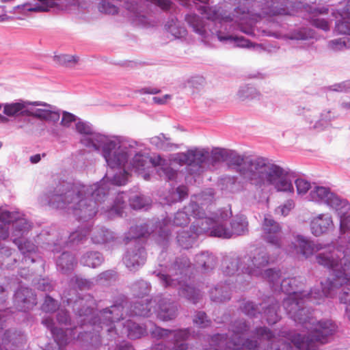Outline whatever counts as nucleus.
<instances>
[{
	"mask_svg": "<svg viewBox=\"0 0 350 350\" xmlns=\"http://www.w3.org/2000/svg\"><path fill=\"white\" fill-rule=\"evenodd\" d=\"M120 144L126 146L124 150L126 157L122 163L114 167L109 166V170L100 184L87 186L62 183L46 197V204L53 208L72 210L77 219L88 221L96 215L99 206L105 202L109 190L107 181L113 185H123L128 180L129 170L140 172L150 163L156 166L157 158L152 160L148 156L138 153L129 163V157L135 152L131 145L121 141Z\"/></svg>",
	"mask_w": 350,
	"mask_h": 350,
	"instance_id": "obj_1",
	"label": "nucleus"
},
{
	"mask_svg": "<svg viewBox=\"0 0 350 350\" xmlns=\"http://www.w3.org/2000/svg\"><path fill=\"white\" fill-rule=\"evenodd\" d=\"M302 284L299 278H287L282 280L279 288L288 295L284 299L283 306L290 318L310 332L308 335L293 334L290 336V340L299 350H318L320 346L332 341L337 325L330 319L317 321L305 304L309 301L321 299L330 292L327 290L328 284L326 281L321 282V291L314 288L310 293L300 290L299 285Z\"/></svg>",
	"mask_w": 350,
	"mask_h": 350,
	"instance_id": "obj_2",
	"label": "nucleus"
},
{
	"mask_svg": "<svg viewBox=\"0 0 350 350\" xmlns=\"http://www.w3.org/2000/svg\"><path fill=\"white\" fill-rule=\"evenodd\" d=\"M228 159L239 167L244 180L257 188L271 185L277 191L291 193L294 191L288 171L267 159L258 157L245 160L242 156L229 150Z\"/></svg>",
	"mask_w": 350,
	"mask_h": 350,
	"instance_id": "obj_3",
	"label": "nucleus"
},
{
	"mask_svg": "<svg viewBox=\"0 0 350 350\" xmlns=\"http://www.w3.org/2000/svg\"><path fill=\"white\" fill-rule=\"evenodd\" d=\"M95 305L93 297L90 295H85L75 300L73 304V310L77 315V321L81 326L87 323L91 324L93 329L96 332H80L77 339L88 342L94 348H97L101 344L99 329H106L107 332H111L116 329L113 325L115 322L123 319L122 311L124 306L121 304L111 306L98 313L95 314L93 309Z\"/></svg>",
	"mask_w": 350,
	"mask_h": 350,
	"instance_id": "obj_4",
	"label": "nucleus"
},
{
	"mask_svg": "<svg viewBox=\"0 0 350 350\" xmlns=\"http://www.w3.org/2000/svg\"><path fill=\"white\" fill-rule=\"evenodd\" d=\"M76 130L83 135L81 144L95 150H101L109 166H116L125 160L126 155L124 150L126 146L120 144L119 137L94 132L89 124L81 121L76 123Z\"/></svg>",
	"mask_w": 350,
	"mask_h": 350,
	"instance_id": "obj_5",
	"label": "nucleus"
},
{
	"mask_svg": "<svg viewBox=\"0 0 350 350\" xmlns=\"http://www.w3.org/2000/svg\"><path fill=\"white\" fill-rule=\"evenodd\" d=\"M295 247L297 252L308 258L315 252H319L316 256L318 264L324 266L333 271V275L340 274L343 271H348L349 268L344 266L342 260V256L345 258L347 252L341 251L332 245H325L320 243H314L308 238L297 235L295 237Z\"/></svg>",
	"mask_w": 350,
	"mask_h": 350,
	"instance_id": "obj_6",
	"label": "nucleus"
},
{
	"mask_svg": "<svg viewBox=\"0 0 350 350\" xmlns=\"http://www.w3.org/2000/svg\"><path fill=\"white\" fill-rule=\"evenodd\" d=\"M232 213L228 210H222L219 214L211 218H205V223L198 230L200 232H210L213 237L230 238L234 235H244L248 232V222L244 216H236L230 221V227H227V220L231 217Z\"/></svg>",
	"mask_w": 350,
	"mask_h": 350,
	"instance_id": "obj_7",
	"label": "nucleus"
},
{
	"mask_svg": "<svg viewBox=\"0 0 350 350\" xmlns=\"http://www.w3.org/2000/svg\"><path fill=\"white\" fill-rule=\"evenodd\" d=\"M149 333L152 338L162 340L163 342L155 344L150 350H193L186 341L191 336L189 328L167 329L153 325Z\"/></svg>",
	"mask_w": 350,
	"mask_h": 350,
	"instance_id": "obj_8",
	"label": "nucleus"
},
{
	"mask_svg": "<svg viewBox=\"0 0 350 350\" xmlns=\"http://www.w3.org/2000/svg\"><path fill=\"white\" fill-rule=\"evenodd\" d=\"M14 216L12 220L3 221V226L0 225V239L5 240L9 236L8 227L10 223H12V235L16 239H22L31 228V224L23 217H21L18 213H12ZM11 250L8 247H0V268H10L16 259L12 257Z\"/></svg>",
	"mask_w": 350,
	"mask_h": 350,
	"instance_id": "obj_9",
	"label": "nucleus"
},
{
	"mask_svg": "<svg viewBox=\"0 0 350 350\" xmlns=\"http://www.w3.org/2000/svg\"><path fill=\"white\" fill-rule=\"evenodd\" d=\"M190 262L187 257H181L178 258L172 267L169 269V274H163L160 272L157 275L165 287H176L178 286V294L196 304L200 299L202 295L200 291L196 289L193 286H189L182 281H176L177 279L171 278V275H177L178 273L183 274L185 269L188 267Z\"/></svg>",
	"mask_w": 350,
	"mask_h": 350,
	"instance_id": "obj_10",
	"label": "nucleus"
},
{
	"mask_svg": "<svg viewBox=\"0 0 350 350\" xmlns=\"http://www.w3.org/2000/svg\"><path fill=\"white\" fill-rule=\"evenodd\" d=\"M174 161L187 165L192 174H200L209 167V148H194L176 154Z\"/></svg>",
	"mask_w": 350,
	"mask_h": 350,
	"instance_id": "obj_11",
	"label": "nucleus"
},
{
	"mask_svg": "<svg viewBox=\"0 0 350 350\" xmlns=\"http://www.w3.org/2000/svg\"><path fill=\"white\" fill-rule=\"evenodd\" d=\"M309 198L311 201L327 204L340 213H343L342 209H350V204L347 200L340 198L327 187L314 186L310 192Z\"/></svg>",
	"mask_w": 350,
	"mask_h": 350,
	"instance_id": "obj_12",
	"label": "nucleus"
},
{
	"mask_svg": "<svg viewBox=\"0 0 350 350\" xmlns=\"http://www.w3.org/2000/svg\"><path fill=\"white\" fill-rule=\"evenodd\" d=\"M326 283L328 284L327 290L329 291L330 294L323 295V297H332L335 288H342L340 300L347 304L346 315L350 321V267L348 271H343L340 274H336V277L326 280Z\"/></svg>",
	"mask_w": 350,
	"mask_h": 350,
	"instance_id": "obj_13",
	"label": "nucleus"
},
{
	"mask_svg": "<svg viewBox=\"0 0 350 350\" xmlns=\"http://www.w3.org/2000/svg\"><path fill=\"white\" fill-rule=\"evenodd\" d=\"M243 270L250 276L260 277L269 265V256L264 251L256 250L254 254L243 256Z\"/></svg>",
	"mask_w": 350,
	"mask_h": 350,
	"instance_id": "obj_14",
	"label": "nucleus"
},
{
	"mask_svg": "<svg viewBox=\"0 0 350 350\" xmlns=\"http://www.w3.org/2000/svg\"><path fill=\"white\" fill-rule=\"evenodd\" d=\"M262 237L269 244L276 248H282L284 237L282 227L271 215H266L262 223Z\"/></svg>",
	"mask_w": 350,
	"mask_h": 350,
	"instance_id": "obj_15",
	"label": "nucleus"
},
{
	"mask_svg": "<svg viewBox=\"0 0 350 350\" xmlns=\"http://www.w3.org/2000/svg\"><path fill=\"white\" fill-rule=\"evenodd\" d=\"M189 215L193 216L196 221L193 225L197 226L199 220L205 221V218H211L206 217L203 208L200 207L196 202H191L188 206H185L183 211H178L174 217L173 225L176 226H185L190 221Z\"/></svg>",
	"mask_w": 350,
	"mask_h": 350,
	"instance_id": "obj_16",
	"label": "nucleus"
},
{
	"mask_svg": "<svg viewBox=\"0 0 350 350\" xmlns=\"http://www.w3.org/2000/svg\"><path fill=\"white\" fill-rule=\"evenodd\" d=\"M227 22H234L237 27L242 32L247 35H253L254 21L250 17L247 8H237L234 10L232 16L225 17L221 23L224 25Z\"/></svg>",
	"mask_w": 350,
	"mask_h": 350,
	"instance_id": "obj_17",
	"label": "nucleus"
},
{
	"mask_svg": "<svg viewBox=\"0 0 350 350\" xmlns=\"http://www.w3.org/2000/svg\"><path fill=\"white\" fill-rule=\"evenodd\" d=\"M30 116L46 122L56 123L59 120L60 113L54 106L35 102L31 103Z\"/></svg>",
	"mask_w": 350,
	"mask_h": 350,
	"instance_id": "obj_18",
	"label": "nucleus"
},
{
	"mask_svg": "<svg viewBox=\"0 0 350 350\" xmlns=\"http://www.w3.org/2000/svg\"><path fill=\"white\" fill-rule=\"evenodd\" d=\"M310 226L311 232L315 237L327 234L334 228L333 219L329 213H321L313 217Z\"/></svg>",
	"mask_w": 350,
	"mask_h": 350,
	"instance_id": "obj_19",
	"label": "nucleus"
},
{
	"mask_svg": "<svg viewBox=\"0 0 350 350\" xmlns=\"http://www.w3.org/2000/svg\"><path fill=\"white\" fill-rule=\"evenodd\" d=\"M36 295L27 287L21 286L15 293L14 304L19 311L26 312L36 304Z\"/></svg>",
	"mask_w": 350,
	"mask_h": 350,
	"instance_id": "obj_20",
	"label": "nucleus"
},
{
	"mask_svg": "<svg viewBox=\"0 0 350 350\" xmlns=\"http://www.w3.org/2000/svg\"><path fill=\"white\" fill-rule=\"evenodd\" d=\"M146 261L144 248L137 244L133 248H129L124 257V262L131 271H137Z\"/></svg>",
	"mask_w": 350,
	"mask_h": 350,
	"instance_id": "obj_21",
	"label": "nucleus"
},
{
	"mask_svg": "<svg viewBox=\"0 0 350 350\" xmlns=\"http://www.w3.org/2000/svg\"><path fill=\"white\" fill-rule=\"evenodd\" d=\"M208 19H211L212 21L208 24H206L205 22L200 18L198 16L194 14H187L185 20L190 27H192L193 31L200 35L204 40L209 36V33L206 30V26L211 27L215 23L214 21L217 18V13L214 12L213 16H208Z\"/></svg>",
	"mask_w": 350,
	"mask_h": 350,
	"instance_id": "obj_22",
	"label": "nucleus"
},
{
	"mask_svg": "<svg viewBox=\"0 0 350 350\" xmlns=\"http://www.w3.org/2000/svg\"><path fill=\"white\" fill-rule=\"evenodd\" d=\"M158 309L157 317L163 321L174 319L178 314L177 304L167 298L156 297Z\"/></svg>",
	"mask_w": 350,
	"mask_h": 350,
	"instance_id": "obj_23",
	"label": "nucleus"
},
{
	"mask_svg": "<svg viewBox=\"0 0 350 350\" xmlns=\"http://www.w3.org/2000/svg\"><path fill=\"white\" fill-rule=\"evenodd\" d=\"M343 213H340V211H338V215H340V233L343 236V239H348L349 245L347 246L345 249L343 248V247L340 246L338 247L340 249L342 252L345 251L347 252V256L345 258H343V256H342L341 258L344 263V266L346 268H350V254H349V250H350V215H347V213L350 211L349 210H345L342 209Z\"/></svg>",
	"mask_w": 350,
	"mask_h": 350,
	"instance_id": "obj_24",
	"label": "nucleus"
},
{
	"mask_svg": "<svg viewBox=\"0 0 350 350\" xmlns=\"http://www.w3.org/2000/svg\"><path fill=\"white\" fill-rule=\"evenodd\" d=\"M3 113L9 117L30 116L31 103L19 100L3 105Z\"/></svg>",
	"mask_w": 350,
	"mask_h": 350,
	"instance_id": "obj_25",
	"label": "nucleus"
},
{
	"mask_svg": "<svg viewBox=\"0 0 350 350\" xmlns=\"http://www.w3.org/2000/svg\"><path fill=\"white\" fill-rule=\"evenodd\" d=\"M202 222L204 221L199 220L197 223L196 227V225H192L191 227V232L182 230L181 232H178L177 236V241L180 247L184 249H188L191 247L195 243L198 235L207 232H200L198 230L202 226Z\"/></svg>",
	"mask_w": 350,
	"mask_h": 350,
	"instance_id": "obj_26",
	"label": "nucleus"
},
{
	"mask_svg": "<svg viewBox=\"0 0 350 350\" xmlns=\"http://www.w3.org/2000/svg\"><path fill=\"white\" fill-rule=\"evenodd\" d=\"M244 265L245 262H243V257L226 256L222 262L223 271L228 275L245 273V271L242 269Z\"/></svg>",
	"mask_w": 350,
	"mask_h": 350,
	"instance_id": "obj_27",
	"label": "nucleus"
},
{
	"mask_svg": "<svg viewBox=\"0 0 350 350\" xmlns=\"http://www.w3.org/2000/svg\"><path fill=\"white\" fill-rule=\"evenodd\" d=\"M127 198L128 197L125 193H118L112 205L107 206V208L104 206L101 207V213H106L109 218L115 215L122 216L123 210L126 207V200Z\"/></svg>",
	"mask_w": 350,
	"mask_h": 350,
	"instance_id": "obj_28",
	"label": "nucleus"
},
{
	"mask_svg": "<svg viewBox=\"0 0 350 350\" xmlns=\"http://www.w3.org/2000/svg\"><path fill=\"white\" fill-rule=\"evenodd\" d=\"M157 299H140L131 306V315L148 317L151 314L152 308L154 307Z\"/></svg>",
	"mask_w": 350,
	"mask_h": 350,
	"instance_id": "obj_29",
	"label": "nucleus"
},
{
	"mask_svg": "<svg viewBox=\"0 0 350 350\" xmlns=\"http://www.w3.org/2000/svg\"><path fill=\"white\" fill-rule=\"evenodd\" d=\"M13 242L18 246V250L23 254V259L26 263H33L35 262L32 254L35 253L37 247L36 245L27 240L23 239H13Z\"/></svg>",
	"mask_w": 350,
	"mask_h": 350,
	"instance_id": "obj_30",
	"label": "nucleus"
},
{
	"mask_svg": "<svg viewBox=\"0 0 350 350\" xmlns=\"http://www.w3.org/2000/svg\"><path fill=\"white\" fill-rule=\"evenodd\" d=\"M150 143L157 149L164 151H172L179 148V145L172 142V139L165 134L161 133L150 139Z\"/></svg>",
	"mask_w": 350,
	"mask_h": 350,
	"instance_id": "obj_31",
	"label": "nucleus"
},
{
	"mask_svg": "<svg viewBox=\"0 0 350 350\" xmlns=\"http://www.w3.org/2000/svg\"><path fill=\"white\" fill-rule=\"evenodd\" d=\"M146 333V329L139 324L129 319L123 323L122 334L127 336L131 339L139 338Z\"/></svg>",
	"mask_w": 350,
	"mask_h": 350,
	"instance_id": "obj_32",
	"label": "nucleus"
},
{
	"mask_svg": "<svg viewBox=\"0 0 350 350\" xmlns=\"http://www.w3.org/2000/svg\"><path fill=\"white\" fill-rule=\"evenodd\" d=\"M211 37H216L219 41H230L231 43H233L235 46L238 47H250L252 46V43L248 40L245 39L243 37H234L232 36H223L221 31L218 30H212L209 29Z\"/></svg>",
	"mask_w": 350,
	"mask_h": 350,
	"instance_id": "obj_33",
	"label": "nucleus"
},
{
	"mask_svg": "<svg viewBox=\"0 0 350 350\" xmlns=\"http://www.w3.org/2000/svg\"><path fill=\"white\" fill-rule=\"evenodd\" d=\"M231 290L229 284H220L210 291V297L215 302H223L230 299Z\"/></svg>",
	"mask_w": 350,
	"mask_h": 350,
	"instance_id": "obj_34",
	"label": "nucleus"
},
{
	"mask_svg": "<svg viewBox=\"0 0 350 350\" xmlns=\"http://www.w3.org/2000/svg\"><path fill=\"white\" fill-rule=\"evenodd\" d=\"M76 264L74 256L68 252H63L57 260V269L64 273L73 270Z\"/></svg>",
	"mask_w": 350,
	"mask_h": 350,
	"instance_id": "obj_35",
	"label": "nucleus"
},
{
	"mask_svg": "<svg viewBox=\"0 0 350 350\" xmlns=\"http://www.w3.org/2000/svg\"><path fill=\"white\" fill-rule=\"evenodd\" d=\"M104 261L103 255L98 252L90 251L85 252L81 258L80 262L84 266L96 268Z\"/></svg>",
	"mask_w": 350,
	"mask_h": 350,
	"instance_id": "obj_36",
	"label": "nucleus"
},
{
	"mask_svg": "<svg viewBox=\"0 0 350 350\" xmlns=\"http://www.w3.org/2000/svg\"><path fill=\"white\" fill-rule=\"evenodd\" d=\"M196 261L197 265L201 267L204 272L213 269L217 263L215 256L208 252H202L197 255Z\"/></svg>",
	"mask_w": 350,
	"mask_h": 350,
	"instance_id": "obj_37",
	"label": "nucleus"
},
{
	"mask_svg": "<svg viewBox=\"0 0 350 350\" xmlns=\"http://www.w3.org/2000/svg\"><path fill=\"white\" fill-rule=\"evenodd\" d=\"M158 165L157 173L160 177L167 180H174L177 176V172L170 166L165 163V160L160 157H157V164Z\"/></svg>",
	"mask_w": 350,
	"mask_h": 350,
	"instance_id": "obj_38",
	"label": "nucleus"
},
{
	"mask_svg": "<svg viewBox=\"0 0 350 350\" xmlns=\"http://www.w3.org/2000/svg\"><path fill=\"white\" fill-rule=\"evenodd\" d=\"M113 233L107 229H95L93 232L92 239L94 243L103 244L113 241Z\"/></svg>",
	"mask_w": 350,
	"mask_h": 350,
	"instance_id": "obj_39",
	"label": "nucleus"
},
{
	"mask_svg": "<svg viewBox=\"0 0 350 350\" xmlns=\"http://www.w3.org/2000/svg\"><path fill=\"white\" fill-rule=\"evenodd\" d=\"M328 12V9L326 8H317L314 10V12L313 13V16L311 18V23L312 24L319 28L325 31H327L329 30L330 25L328 21L323 18H315L318 14H327Z\"/></svg>",
	"mask_w": 350,
	"mask_h": 350,
	"instance_id": "obj_40",
	"label": "nucleus"
},
{
	"mask_svg": "<svg viewBox=\"0 0 350 350\" xmlns=\"http://www.w3.org/2000/svg\"><path fill=\"white\" fill-rule=\"evenodd\" d=\"M327 48L334 52L343 51L350 49V37L331 40L327 42Z\"/></svg>",
	"mask_w": 350,
	"mask_h": 350,
	"instance_id": "obj_41",
	"label": "nucleus"
},
{
	"mask_svg": "<svg viewBox=\"0 0 350 350\" xmlns=\"http://www.w3.org/2000/svg\"><path fill=\"white\" fill-rule=\"evenodd\" d=\"M260 277L267 280L272 287L276 291L280 288V271L274 269H267L265 270L264 273Z\"/></svg>",
	"mask_w": 350,
	"mask_h": 350,
	"instance_id": "obj_42",
	"label": "nucleus"
},
{
	"mask_svg": "<svg viewBox=\"0 0 350 350\" xmlns=\"http://www.w3.org/2000/svg\"><path fill=\"white\" fill-rule=\"evenodd\" d=\"M229 150L221 148H209V163H216L224 161L228 159Z\"/></svg>",
	"mask_w": 350,
	"mask_h": 350,
	"instance_id": "obj_43",
	"label": "nucleus"
},
{
	"mask_svg": "<svg viewBox=\"0 0 350 350\" xmlns=\"http://www.w3.org/2000/svg\"><path fill=\"white\" fill-rule=\"evenodd\" d=\"M171 221L168 219H164L159 224V229L157 228L156 231L158 233L159 239V243L165 245L168 241L170 237V226H171Z\"/></svg>",
	"mask_w": 350,
	"mask_h": 350,
	"instance_id": "obj_44",
	"label": "nucleus"
},
{
	"mask_svg": "<svg viewBox=\"0 0 350 350\" xmlns=\"http://www.w3.org/2000/svg\"><path fill=\"white\" fill-rule=\"evenodd\" d=\"M278 303H273L271 306L267 307L264 311V315L269 324H274L280 319V314L278 313Z\"/></svg>",
	"mask_w": 350,
	"mask_h": 350,
	"instance_id": "obj_45",
	"label": "nucleus"
},
{
	"mask_svg": "<svg viewBox=\"0 0 350 350\" xmlns=\"http://www.w3.org/2000/svg\"><path fill=\"white\" fill-rule=\"evenodd\" d=\"M165 27L174 38H181L186 35L185 28L180 26L176 20L172 19L165 25Z\"/></svg>",
	"mask_w": 350,
	"mask_h": 350,
	"instance_id": "obj_46",
	"label": "nucleus"
},
{
	"mask_svg": "<svg viewBox=\"0 0 350 350\" xmlns=\"http://www.w3.org/2000/svg\"><path fill=\"white\" fill-rule=\"evenodd\" d=\"M342 20H338L336 23L335 30L340 34H347L350 37V22L347 20L350 17L347 15L340 13Z\"/></svg>",
	"mask_w": 350,
	"mask_h": 350,
	"instance_id": "obj_47",
	"label": "nucleus"
},
{
	"mask_svg": "<svg viewBox=\"0 0 350 350\" xmlns=\"http://www.w3.org/2000/svg\"><path fill=\"white\" fill-rule=\"evenodd\" d=\"M129 233L131 234V239H133L135 242H137L139 238L145 237L150 234L146 224L137 226L135 228L132 227Z\"/></svg>",
	"mask_w": 350,
	"mask_h": 350,
	"instance_id": "obj_48",
	"label": "nucleus"
},
{
	"mask_svg": "<svg viewBox=\"0 0 350 350\" xmlns=\"http://www.w3.org/2000/svg\"><path fill=\"white\" fill-rule=\"evenodd\" d=\"M130 205L134 209H141L149 204V199L141 195H135L130 198Z\"/></svg>",
	"mask_w": 350,
	"mask_h": 350,
	"instance_id": "obj_49",
	"label": "nucleus"
},
{
	"mask_svg": "<svg viewBox=\"0 0 350 350\" xmlns=\"http://www.w3.org/2000/svg\"><path fill=\"white\" fill-rule=\"evenodd\" d=\"M132 291L135 295L143 297L150 291L148 284L144 280H139L132 285Z\"/></svg>",
	"mask_w": 350,
	"mask_h": 350,
	"instance_id": "obj_50",
	"label": "nucleus"
},
{
	"mask_svg": "<svg viewBox=\"0 0 350 350\" xmlns=\"http://www.w3.org/2000/svg\"><path fill=\"white\" fill-rule=\"evenodd\" d=\"M205 83V79L200 76L193 77L188 81V85L192 90L193 94L200 92Z\"/></svg>",
	"mask_w": 350,
	"mask_h": 350,
	"instance_id": "obj_51",
	"label": "nucleus"
},
{
	"mask_svg": "<svg viewBox=\"0 0 350 350\" xmlns=\"http://www.w3.org/2000/svg\"><path fill=\"white\" fill-rule=\"evenodd\" d=\"M59 307L58 302L53 297L47 295L45 297L44 301L42 306V310L45 312H53Z\"/></svg>",
	"mask_w": 350,
	"mask_h": 350,
	"instance_id": "obj_52",
	"label": "nucleus"
},
{
	"mask_svg": "<svg viewBox=\"0 0 350 350\" xmlns=\"http://www.w3.org/2000/svg\"><path fill=\"white\" fill-rule=\"evenodd\" d=\"M42 3V5H36L34 6L28 7L26 6V10L29 12H46L49 10V7H51L53 4V0H38Z\"/></svg>",
	"mask_w": 350,
	"mask_h": 350,
	"instance_id": "obj_53",
	"label": "nucleus"
},
{
	"mask_svg": "<svg viewBox=\"0 0 350 350\" xmlns=\"http://www.w3.org/2000/svg\"><path fill=\"white\" fill-rule=\"evenodd\" d=\"M283 0H274L271 5H268L269 11H265L264 13L269 15H280L286 14L284 8L278 7L279 3H282Z\"/></svg>",
	"mask_w": 350,
	"mask_h": 350,
	"instance_id": "obj_54",
	"label": "nucleus"
},
{
	"mask_svg": "<svg viewBox=\"0 0 350 350\" xmlns=\"http://www.w3.org/2000/svg\"><path fill=\"white\" fill-rule=\"evenodd\" d=\"M193 323L200 327H206L211 325V321L204 312H198L193 318Z\"/></svg>",
	"mask_w": 350,
	"mask_h": 350,
	"instance_id": "obj_55",
	"label": "nucleus"
},
{
	"mask_svg": "<svg viewBox=\"0 0 350 350\" xmlns=\"http://www.w3.org/2000/svg\"><path fill=\"white\" fill-rule=\"evenodd\" d=\"M313 36L314 33L311 29L303 28L294 32L291 38L295 40H307L313 38Z\"/></svg>",
	"mask_w": 350,
	"mask_h": 350,
	"instance_id": "obj_56",
	"label": "nucleus"
},
{
	"mask_svg": "<svg viewBox=\"0 0 350 350\" xmlns=\"http://www.w3.org/2000/svg\"><path fill=\"white\" fill-rule=\"evenodd\" d=\"M89 233L88 230H77L70 234L69 241L73 244H77L85 239Z\"/></svg>",
	"mask_w": 350,
	"mask_h": 350,
	"instance_id": "obj_57",
	"label": "nucleus"
},
{
	"mask_svg": "<svg viewBox=\"0 0 350 350\" xmlns=\"http://www.w3.org/2000/svg\"><path fill=\"white\" fill-rule=\"evenodd\" d=\"M98 10L100 12L107 14H115L118 12V8L110 2L103 1L99 6Z\"/></svg>",
	"mask_w": 350,
	"mask_h": 350,
	"instance_id": "obj_58",
	"label": "nucleus"
},
{
	"mask_svg": "<svg viewBox=\"0 0 350 350\" xmlns=\"http://www.w3.org/2000/svg\"><path fill=\"white\" fill-rule=\"evenodd\" d=\"M241 310L245 314L250 317H255L259 312V308L251 301L243 303Z\"/></svg>",
	"mask_w": 350,
	"mask_h": 350,
	"instance_id": "obj_59",
	"label": "nucleus"
},
{
	"mask_svg": "<svg viewBox=\"0 0 350 350\" xmlns=\"http://www.w3.org/2000/svg\"><path fill=\"white\" fill-rule=\"evenodd\" d=\"M295 185L298 194H305L310 189H312L313 187H311L310 183L303 178H298L295 180Z\"/></svg>",
	"mask_w": 350,
	"mask_h": 350,
	"instance_id": "obj_60",
	"label": "nucleus"
},
{
	"mask_svg": "<svg viewBox=\"0 0 350 350\" xmlns=\"http://www.w3.org/2000/svg\"><path fill=\"white\" fill-rule=\"evenodd\" d=\"M77 120V117L69 112L64 111L62 114V118L61 124L65 127H69L70 124Z\"/></svg>",
	"mask_w": 350,
	"mask_h": 350,
	"instance_id": "obj_61",
	"label": "nucleus"
},
{
	"mask_svg": "<svg viewBox=\"0 0 350 350\" xmlns=\"http://www.w3.org/2000/svg\"><path fill=\"white\" fill-rule=\"evenodd\" d=\"M295 206L294 202L291 200H288L285 202V204L282 206L278 207L275 209V212L277 213H281L282 215H287L289 211L293 208Z\"/></svg>",
	"mask_w": 350,
	"mask_h": 350,
	"instance_id": "obj_62",
	"label": "nucleus"
},
{
	"mask_svg": "<svg viewBox=\"0 0 350 350\" xmlns=\"http://www.w3.org/2000/svg\"><path fill=\"white\" fill-rule=\"evenodd\" d=\"M57 320L60 324L70 325V319L68 314V312L65 310H59L57 314Z\"/></svg>",
	"mask_w": 350,
	"mask_h": 350,
	"instance_id": "obj_63",
	"label": "nucleus"
},
{
	"mask_svg": "<svg viewBox=\"0 0 350 350\" xmlns=\"http://www.w3.org/2000/svg\"><path fill=\"white\" fill-rule=\"evenodd\" d=\"M37 288L42 291H51L53 284L46 279H41L37 284Z\"/></svg>",
	"mask_w": 350,
	"mask_h": 350,
	"instance_id": "obj_64",
	"label": "nucleus"
}]
</instances>
